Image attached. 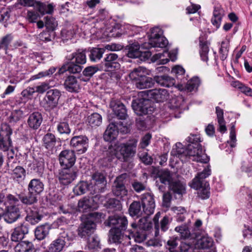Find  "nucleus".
<instances>
[{
  "label": "nucleus",
  "mask_w": 252,
  "mask_h": 252,
  "mask_svg": "<svg viewBox=\"0 0 252 252\" xmlns=\"http://www.w3.org/2000/svg\"><path fill=\"white\" fill-rule=\"evenodd\" d=\"M89 190L91 193H95L93 190V186L85 181H80L73 189L74 193L78 195L84 194Z\"/></svg>",
  "instance_id": "nucleus-23"
},
{
  "label": "nucleus",
  "mask_w": 252,
  "mask_h": 252,
  "mask_svg": "<svg viewBox=\"0 0 252 252\" xmlns=\"http://www.w3.org/2000/svg\"><path fill=\"white\" fill-rule=\"evenodd\" d=\"M91 184L93 186V190L95 193L103 191L106 185L105 176L100 172L94 173L92 176Z\"/></svg>",
  "instance_id": "nucleus-9"
},
{
  "label": "nucleus",
  "mask_w": 252,
  "mask_h": 252,
  "mask_svg": "<svg viewBox=\"0 0 252 252\" xmlns=\"http://www.w3.org/2000/svg\"><path fill=\"white\" fill-rule=\"evenodd\" d=\"M145 69L142 67L134 68L129 74L130 79L135 82L138 81L143 75L145 74Z\"/></svg>",
  "instance_id": "nucleus-44"
},
{
  "label": "nucleus",
  "mask_w": 252,
  "mask_h": 252,
  "mask_svg": "<svg viewBox=\"0 0 252 252\" xmlns=\"http://www.w3.org/2000/svg\"><path fill=\"white\" fill-rule=\"evenodd\" d=\"M117 220V225L113 228H119L120 229L125 230L128 222L126 218L124 216L118 215Z\"/></svg>",
  "instance_id": "nucleus-63"
},
{
  "label": "nucleus",
  "mask_w": 252,
  "mask_h": 252,
  "mask_svg": "<svg viewBox=\"0 0 252 252\" xmlns=\"http://www.w3.org/2000/svg\"><path fill=\"white\" fill-rule=\"evenodd\" d=\"M119 60L118 56L115 53H110L106 55L103 63L104 67L103 69L105 71H109L113 68L119 67Z\"/></svg>",
  "instance_id": "nucleus-18"
},
{
  "label": "nucleus",
  "mask_w": 252,
  "mask_h": 252,
  "mask_svg": "<svg viewBox=\"0 0 252 252\" xmlns=\"http://www.w3.org/2000/svg\"><path fill=\"white\" fill-rule=\"evenodd\" d=\"M200 83V81L198 77H193L188 82L186 87L188 91L191 92L194 89H196Z\"/></svg>",
  "instance_id": "nucleus-56"
},
{
  "label": "nucleus",
  "mask_w": 252,
  "mask_h": 252,
  "mask_svg": "<svg viewBox=\"0 0 252 252\" xmlns=\"http://www.w3.org/2000/svg\"><path fill=\"white\" fill-rule=\"evenodd\" d=\"M148 95L157 102H163L168 98L169 94L164 89H154L149 91Z\"/></svg>",
  "instance_id": "nucleus-20"
},
{
  "label": "nucleus",
  "mask_w": 252,
  "mask_h": 252,
  "mask_svg": "<svg viewBox=\"0 0 252 252\" xmlns=\"http://www.w3.org/2000/svg\"><path fill=\"white\" fill-rule=\"evenodd\" d=\"M141 201L143 212L147 215H150L153 214L155 208V203L153 195L150 193L142 194Z\"/></svg>",
  "instance_id": "nucleus-10"
},
{
  "label": "nucleus",
  "mask_w": 252,
  "mask_h": 252,
  "mask_svg": "<svg viewBox=\"0 0 252 252\" xmlns=\"http://www.w3.org/2000/svg\"><path fill=\"white\" fill-rule=\"evenodd\" d=\"M97 196L91 198L84 197L78 202V210L80 212H88L92 209H96L97 207Z\"/></svg>",
  "instance_id": "nucleus-12"
},
{
  "label": "nucleus",
  "mask_w": 252,
  "mask_h": 252,
  "mask_svg": "<svg viewBox=\"0 0 252 252\" xmlns=\"http://www.w3.org/2000/svg\"><path fill=\"white\" fill-rule=\"evenodd\" d=\"M23 116V112L20 109H15L13 110L10 116V121L11 122H17L19 121Z\"/></svg>",
  "instance_id": "nucleus-64"
},
{
  "label": "nucleus",
  "mask_w": 252,
  "mask_h": 252,
  "mask_svg": "<svg viewBox=\"0 0 252 252\" xmlns=\"http://www.w3.org/2000/svg\"><path fill=\"white\" fill-rule=\"evenodd\" d=\"M158 176L160 181L165 185L168 184L170 186L172 183L170 172L167 170L160 171L159 172Z\"/></svg>",
  "instance_id": "nucleus-51"
},
{
  "label": "nucleus",
  "mask_w": 252,
  "mask_h": 252,
  "mask_svg": "<svg viewBox=\"0 0 252 252\" xmlns=\"http://www.w3.org/2000/svg\"><path fill=\"white\" fill-rule=\"evenodd\" d=\"M175 230L179 232L181 237L183 239L188 238L190 235V231L186 225L177 226L175 227Z\"/></svg>",
  "instance_id": "nucleus-57"
},
{
  "label": "nucleus",
  "mask_w": 252,
  "mask_h": 252,
  "mask_svg": "<svg viewBox=\"0 0 252 252\" xmlns=\"http://www.w3.org/2000/svg\"><path fill=\"white\" fill-rule=\"evenodd\" d=\"M88 122L92 127L99 126L102 123V117L98 113H93L89 117Z\"/></svg>",
  "instance_id": "nucleus-52"
},
{
  "label": "nucleus",
  "mask_w": 252,
  "mask_h": 252,
  "mask_svg": "<svg viewBox=\"0 0 252 252\" xmlns=\"http://www.w3.org/2000/svg\"><path fill=\"white\" fill-rule=\"evenodd\" d=\"M171 154L173 156L179 158L182 161L186 160V149H184L180 143L176 144L171 152Z\"/></svg>",
  "instance_id": "nucleus-33"
},
{
  "label": "nucleus",
  "mask_w": 252,
  "mask_h": 252,
  "mask_svg": "<svg viewBox=\"0 0 252 252\" xmlns=\"http://www.w3.org/2000/svg\"><path fill=\"white\" fill-rule=\"evenodd\" d=\"M65 245L64 240L61 237L54 240L50 244L48 250L45 252H61L63 250Z\"/></svg>",
  "instance_id": "nucleus-27"
},
{
  "label": "nucleus",
  "mask_w": 252,
  "mask_h": 252,
  "mask_svg": "<svg viewBox=\"0 0 252 252\" xmlns=\"http://www.w3.org/2000/svg\"><path fill=\"white\" fill-rule=\"evenodd\" d=\"M229 46V41L225 39L222 41L221 43V46L220 49V58L221 60L224 61L227 57Z\"/></svg>",
  "instance_id": "nucleus-49"
},
{
  "label": "nucleus",
  "mask_w": 252,
  "mask_h": 252,
  "mask_svg": "<svg viewBox=\"0 0 252 252\" xmlns=\"http://www.w3.org/2000/svg\"><path fill=\"white\" fill-rule=\"evenodd\" d=\"M12 131L6 124H2L0 129V148L3 151H7L11 146V141L10 136Z\"/></svg>",
  "instance_id": "nucleus-6"
},
{
  "label": "nucleus",
  "mask_w": 252,
  "mask_h": 252,
  "mask_svg": "<svg viewBox=\"0 0 252 252\" xmlns=\"http://www.w3.org/2000/svg\"><path fill=\"white\" fill-rule=\"evenodd\" d=\"M77 177L76 172L70 168H64L59 174V179L61 184L66 185L71 183Z\"/></svg>",
  "instance_id": "nucleus-13"
},
{
  "label": "nucleus",
  "mask_w": 252,
  "mask_h": 252,
  "mask_svg": "<svg viewBox=\"0 0 252 252\" xmlns=\"http://www.w3.org/2000/svg\"><path fill=\"white\" fill-rule=\"evenodd\" d=\"M61 95V92L57 89H52L48 91L45 97L44 107L47 110H50L55 108L58 104Z\"/></svg>",
  "instance_id": "nucleus-8"
},
{
  "label": "nucleus",
  "mask_w": 252,
  "mask_h": 252,
  "mask_svg": "<svg viewBox=\"0 0 252 252\" xmlns=\"http://www.w3.org/2000/svg\"><path fill=\"white\" fill-rule=\"evenodd\" d=\"M42 140L43 145L47 149H52L56 143V139L55 135L50 133L45 134Z\"/></svg>",
  "instance_id": "nucleus-41"
},
{
  "label": "nucleus",
  "mask_w": 252,
  "mask_h": 252,
  "mask_svg": "<svg viewBox=\"0 0 252 252\" xmlns=\"http://www.w3.org/2000/svg\"><path fill=\"white\" fill-rule=\"evenodd\" d=\"M169 189L174 193L182 195L186 193V186L180 182H173L169 186Z\"/></svg>",
  "instance_id": "nucleus-40"
},
{
  "label": "nucleus",
  "mask_w": 252,
  "mask_h": 252,
  "mask_svg": "<svg viewBox=\"0 0 252 252\" xmlns=\"http://www.w3.org/2000/svg\"><path fill=\"white\" fill-rule=\"evenodd\" d=\"M19 199L11 194H8L4 199L3 206H4L5 208L18 209L20 203Z\"/></svg>",
  "instance_id": "nucleus-30"
},
{
  "label": "nucleus",
  "mask_w": 252,
  "mask_h": 252,
  "mask_svg": "<svg viewBox=\"0 0 252 252\" xmlns=\"http://www.w3.org/2000/svg\"><path fill=\"white\" fill-rule=\"evenodd\" d=\"M189 157L192 160L201 163H207L209 158L203 151L202 146L199 143L189 144L186 148V158Z\"/></svg>",
  "instance_id": "nucleus-2"
},
{
  "label": "nucleus",
  "mask_w": 252,
  "mask_h": 252,
  "mask_svg": "<svg viewBox=\"0 0 252 252\" xmlns=\"http://www.w3.org/2000/svg\"><path fill=\"white\" fill-rule=\"evenodd\" d=\"M127 56L131 58L143 57L148 59L151 56V53L149 51H141L139 45L137 43H134L130 45L128 48Z\"/></svg>",
  "instance_id": "nucleus-17"
},
{
  "label": "nucleus",
  "mask_w": 252,
  "mask_h": 252,
  "mask_svg": "<svg viewBox=\"0 0 252 252\" xmlns=\"http://www.w3.org/2000/svg\"><path fill=\"white\" fill-rule=\"evenodd\" d=\"M49 230L50 227L48 225L38 226L34 231L35 236L39 240H43L48 235Z\"/></svg>",
  "instance_id": "nucleus-36"
},
{
  "label": "nucleus",
  "mask_w": 252,
  "mask_h": 252,
  "mask_svg": "<svg viewBox=\"0 0 252 252\" xmlns=\"http://www.w3.org/2000/svg\"><path fill=\"white\" fill-rule=\"evenodd\" d=\"M126 174L118 177L114 182L112 192L114 195L119 198H123L127 195L128 191L126 188Z\"/></svg>",
  "instance_id": "nucleus-5"
},
{
  "label": "nucleus",
  "mask_w": 252,
  "mask_h": 252,
  "mask_svg": "<svg viewBox=\"0 0 252 252\" xmlns=\"http://www.w3.org/2000/svg\"><path fill=\"white\" fill-rule=\"evenodd\" d=\"M151 101L148 99L139 98L132 101V107L137 115L141 116L151 114L154 109L150 105Z\"/></svg>",
  "instance_id": "nucleus-3"
},
{
  "label": "nucleus",
  "mask_w": 252,
  "mask_h": 252,
  "mask_svg": "<svg viewBox=\"0 0 252 252\" xmlns=\"http://www.w3.org/2000/svg\"><path fill=\"white\" fill-rule=\"evenodd\" d=\"M45 26L49 31H54L58 25L57 22L55 18L52 17L45 18Z\"/></svg>",
  "instance_id": "nucleus-60"
},
{
  "label": "nucleus",
  "mask_w": 252,
  "mask_h": 252,
  "mask_svg": "<svg viewBox=\"0 0 252 252\" xmlns=\"http://www.w3.org/2000/svg\"><path fill=\"white\" fill-rule=\"evenodd\" d=\"M75 160V155L73 151L64 150L60 154V163L64 168L72 167L74 165Z\"/></svg>",
  "instance_id": "nucleus-11"
},
{
  "label": "nucleus",
  "mask_w": 252,
  "mask_h": 252,
  "mask_svg": "<svg viewBox=\"0 0 252 252\" xmlns=\"http://www.w3.org/2000/svg\"><path fill=\"white\" fill-rule=\"evenodd\" d=\"M66 90L69 92H77L80 88L77 79L73 76H68L64 83Z\"/></svg>",
  "instance_id": "nucleus-32"
},
{
  "label": "nucleus",
  "mask_w": 252,
  "mask_h": 252,
  "mask_svg": "<svg viewBox=\"0 0 252 252\" xmlns=\"http://www.w3.org/2000/svg\"><path fill=\"white\" fill-rule=\"evenodd\" d=\"M224 15V11L220 7H216L214 8L213 16L211 19L212 24L217 29L220 28L221 19Z\"/></svg>",
  "instance_id": "nucleus-31"
},
{
  "label": "nucleus",
  "mask_w": 252,
  "mask_h": 252,
  "mask_svg": "<svg viewBox=\"0 0 252 252\" xmlns=\"http://www.w3.org/2000/svg\"><path fill=\"white\" fill-rule=\"evenodd\" d=\"M213 244V240L207 235L201 236L197 238L195 243V247L198 249H208Z\"/></svg>",
  "instance_id": "nucleus-25"
},
{
  "label": "nucleus",
  "mask_w": 252,
  "mask_h": 252,
  "mask_svg": "<svg viewBox=\"0 0 252 252\" xmlns=\"http://www.w3.org/2000/svg\"><path fill=\"white\" fill-rule=\"evenodd\" d=\"M216 113L217 116L219 130L221 133H224L226 131L227 129L223 117V110L219 106H217L216 107Z\"/></svg>",
  "instance_id": "nucleus-35"
},
{
  "label": "nucleus",
  "mask_w": 252,
  "mask_h": 252,
  "mask_svg": "<svg viewBox=\"0 0 252 252\" xmlns=\"http://www.w3.org/2000/svg\"><path fill=\"white\" fill-rule=\"evenodd\" d=\"M43 189L44 185L39 179H32L28 185L29 191L36 196L42 192Z\"/></svg>",
  "instance_id": "nucleus-22"
},
{
  "label": "nucleus",
  "mask_w": 252,
  "mask_h": 252,
  "mask_svg": "<svg viewBox=\"0 0 252 252\" xmlns=\"http://www.w3.org/2000/svg\"><path fill=\"white\" fill-rule=\"evenodd\" d=\"M119 228H112L109 231V239L112 243H119L122 237V231Z\"/></svg>",
  "instance_id": "nucleus-43"
},
{
  "label": "nucleus",
  "mask_w": 252,
  "mask_h": 252,
  "mask_svg": "<svg viewBox=\"0 0 252 252\" xmlns=\"http://www.w3.org/2000/svg\"><path fill=\"white\" fill-rule=\"evenodd\" d=\"M26 175V170L22 166H18L12 171L11 173L12 178L14 180L18 182L24 180Z\"/></svg>",
  "instance_id": "nucleus-38"
},
{
  "label": "nucleus",
  "mask_w": 252,
  "mask_h": 252,
  "mask_svg": "<svg viewBox=\"0 0 252 252\" xmlns=\"http://www.w3.org/2000/svg\"><path fill=\"white\" fill-rule=\"evenodd\" d=\"M88 141V139L85 136H74L70 140V145L79 154H83L87 150Z\"/></svg>",
  "instance_id": "nucleus-7"
},
{
  "label": "nucleus",
  "mask_w": 252,
  "mask_h": 252,
  "mask_svg": "<svg viewBox=\"0 0 252 252\" xmlns=\"http://www.w3.org/2000/svg\"><path fill=\"white\" fill-rule=\"evenodd\" d=\"M75 59V63L78 64H83L86 63L87 59L84 51H78L71 55L70 60Z\"/></svg>",
  "instance_id": "nucleus-50"
},
{
  "label": "nucleus",
  "mask_w": 252,
  "mask_h": 252,
  "mask_svg": "<svg viewBox=\"0 0 252 252\" xmlns=\"http://www.w3.org/2000/svg\"><path fill=\"white\" fill-rule=\"evenodd\" d=\"M6 213L4 216V219L7 223H11L15 221L20 216L19 208H5Z\"/></svg>",
  "instance_id": "nucleus-29"
},
{
  "label": "nucleus",
  "mask_w": 252,
  "mask_h": 252,
  "mask_svg": "<svg viewBox=\"0 0 252 252\" xmlns=\"http://www.w3.org/2000/svg\"><path fill=\"white\" fill-rule=\"evenodd\" d=\"M34 7L41 14H51L54 10V6L52 4H45L36 2Z\"/></svg>",
  "instance_id": "nucleus-39"
},
{
  "label": "nucleus",
  "mask_w": 252,
  "mask_h": 252,
  "mask_svg": "<svg viewBox=\"0 0 252 252\" xmlns=\"http://www.w3.org/2000/svg\"><path fill=\"white\" fill-rule=\"evenodd\" d=\"M143 212L139 202L134 201L130 204L129 208L130 216L140 217L142 215Z\"/></svg>",
  "instance_id": "nucleus-45"
},
{
  "label": "nucleus",
  "mask_w": 252,
  "mask_h": 252,
  "mask_svg": "<svg viewBox=\"0 0 252 252\" xmlns=\"http://www.w3.org/2000/svg\"><path fill=\"white\" fill-rule=\"evenodd\" d=\"M42 122L41 114L39 112H34L30 115L28 124L31 128L36 129L40 126Z\"/></svg>",
  "instance_id": "nucleus-24"
},
{
  "label": "nucleus",
  "mask_w": 252,
  "mask_h": 252,
  "mask_svg": "<svg viewBox=\"0 0 252 252\" xmlns=\"http://www.w3.org/2000/svg\"><path fill=\"white\" fill-rule=\"evenodd\" d=\"M200 55L202 60L207 62L208 60V54L209 52V47L207 43L200 42Z\"/></svg>",
  "instance_id": "nucleus-58"
},
{
  "label": "nucleus",
  "mask_w": 252,
  "mask_h": 252,
  "mask_svg": "<svg viewBox=\"0 0 252 252\" xmlns=\"http://www.w3.org/2000/svg\"><path fill=\"white\" fill-rule=\"evenodd\" d=\"M179 239L177 236H173L169 238L166 243V248L168 249L170 252H174L172 250L174 249L178 245Z\"/></svg>",
  "instance_id": "nucleus-61"
},
{
  "label": "nucleus",
  "mask_w": 252,
  "mask_h": 252,
  "mask_svg": "<svg viewBox=\"0 0 252 252\" xmlns=\"http://www.w3.org/2000/svg\"><path fill=\"white\" fill-rule=\"evenodd\" d=\"M118 133L116 125L113 123H110L108 126L104 134V139L106 141H111L114 140Z\"/></svg>",
  "instance_id": "nucleus-26"
},
{
  "label": "nucleus",
  "mask_w": 252,
  "mask_h": 252,
  "mask_svg": "<svg viewBox=\"0 0 252 252\" xmlns=\"http://www.w3.org/2000/svg\"><path fill=\"white\" fill-rule=\"evenodd\" d=\"M104 51L105 49L104 48H94L92 49L89 55L91 61L96 62L102 58Z\"/></svg>",
  "instance_id": "nucleus-47"
},
{
  "label": "nucleus",
  "mask_w": 252,
  "mask_h": 252,
  "mask_svg": "<svg viewBox=\"0 0 252 252\" xmlns=\"http://www.w3.org/2000/svg\"><path fill=\"white\" fill-rule=\"evenodd\" d=\"M88 247L90 249H94L99 246V239L95 235L89 236L88 240Z\"/></svg>",
  "instance_id": "nucleus-59"
},
{
  "label": "nucleus",
  "mask_w": 252,
  "mask_h": 252,
  "mask_svg": "<svg viewBox=\"0 0 252 252\" xmlns=\"http://www.w3.org/2000/svg\"><path fill=\"white\" fill-rule=\"evenodd\" d=\"M99 70V69L96 65L89 66L84 69L83 71V74L85 77L87 78V80H89Z\"/></svg>",
  "instance_id": "nucleus-53"
},
{
  "label": "nucleus",
  "mask_w": 252,
  "mask_h": 252,
  "mask_svg": "<svg viewBox=\"0 0 252 252\" xmlns=\"http://www.w3.org/2000/svg\"><path fill=\"white\" fill-rule=\"evenodd\" d=\"M110 107L114 114L120 119L125 120L127 117L126 110L125 105L120 101L113 100L110 103Z\"/></svg>",
  "instance_id": "nucleus-14"
},
{
  "label": "nucleus",
  "mask_w": 252,
  "mask_h": 252,
  "mask_svg": "<svg viewBox=\"0 0 252 252\" xmlns=\"http://www.w3.org/2000/svg\"><path fill=\"white\" fill-rule=\"evenodd\" d=\"M211 172V171L209 166H207L206 168H204L203 171L198 173L192 180V182L189 184L190 187L193 189L198 188L201 184L206 182L203 181V179L210 176Z\"/></svg>",
  "instance_id": "nucleus-19"
},
{
  "label": "nucleus",
  "mask_w": 252,
  "mask_h": 252,
  "mask_svg": "<svg viewBox=\"0 0 252 252\" xmlns=\"http://www.w3.org/2000/svg\"><path fill=\"white\" fill-rule=\"evenodd\" d=\"M155 81L161 86L170 87L175 84V79L168 75L157 76L154 77Z\"/></svg>",
  "instance_id": "nucleus-28"
},
{
  "label": "nucleus",
  "mask_w": 252,
  "mask_h": 252,
  "mask_svg": "<svg viewBox=\"0 0 252 252\" xmlns=\"http://www.w3.org/2000/svg\"><path fill=\"white\" fill-rule=\"evenodd\" d=\"M29 232V228L26 225L21 224L14 228L11 234V240L17 242L22 240L25 234Z\"/></svg>",
  "instance_id": "nucleus-21"
},
{
  "label": "nucleus",
  "mask_w": 252,
  "mask_h": 252,
  "mask_svg": "<svg viewBox=\"0 0 252 252\" xmlns=\"http://www.w3.org/2000/svg\"><path fill=\"white\" fill-rule=\"evenodd\" d=\"M162 34L161 31L158 28H155L152 30L149 43L151 47L160 48L166 47L168 44V41Z\"/></svg>",
  "instance_id": "nucleus-4"
},
{
  "label": "nucleus",
  "mask_w": 252,
  "mask_h": 252,
  "mask_svg": "<svg viewBox=\"0 0 252 252\" xmlns=\"http://www.w3.org/2000/svg\"><path fill=\"white\" fill-rule=\"evenodd\" d=\"M34 247L32 243L28 241H21L14 248L15 252H32Z\"/></svg>",
  "instance_id": "nucleus-34"
},
{
  "label": "nucleus",
  "mask_w": 252,
  "mask_h": 252,
  "mask_svg": "<svg viewBox=\"0 0 252 252\" xmlns=\"http://www.w3.org/2000/svg\"><path fill=\"white\" fill-rule=\"evenodd\" d=\"M176 59V54L174 53H168L164 51L162 53H158L154 55L152 58L153 62H158V64H164L167 63L169 60L174 62Z\"/></svg>",
  "instance_id": "nucleus-16"
},
{
  "label": "nucleus",
  "mask_w": 252,
  "mask_h": 252,
  "mask_svg": "<svg viewBox=\"0 0 252 252\" xmlns=\"http://www.w3.org/2000/svg\"><path fill=\"white\" fill-rule=\"evenodd\" d=\"M106 206L109 209H112L114 211L120 210L122 205L120 202L115 198H110L106 202Z\"/></svg>",
  "instance_id": "nucleus-55"
},
{
  "label": "nucleus",
  "mask_w": 252,
  "mask_h": 252,
  "mask_svg": "<svg viewBox=\"0 0 252 252\" xmlns=\"http://www.w3.org/2000/svg\"><path fill=\"white\" fill-rule=\"evenodd\" d=\"M95 227V223L92 220H87L82 223L79 226L77 231L78 235L81 238L90 236V234Z\"/></svg>",
  "instance_id": "nucleus-15"
},
{
  "label": "nucleus",
  "mask_w": 252,
  "mask_h": 252,
  "mask_svg": "<svg viewBox=\"0 0 252 252\" xmlns=\"http://www.w3.org/2000/svg\"><path fill=\"white\" fill-rule=\"evenodd\" d=\"M136 87L139 89H144L153 86L154 81L152 78L145 75L143 76L138 81L135 83Z\"/></svg>",
  "instance_id": "nucleus-37"
},
{
  "label": "nucleus",
  "mask_w": 252,
  "mask_h": 252,
  "mask_svg": "<svg viewBox=\"0 0 252 252\" xmlns=\"http://www.w3.org/2000/svg\"><path fill=\"white\" fill-rule=\"evenodd\" d=\"M184 99L182 96H177L172 98L171 101L172 107L173 108H183L184 104Z\"/></svg>",
  "instance_id": "nucleus-62"
},
{
  "label": "nucleus",
  "mask_w": 252,
  "mask_h": 252,
  "mask_svg": "<svg viewBox=\"0 0 252 252\" xmlns=\"http://www.w3.org/2000/svg\"><path fill=\"white\" fill-rule=\"evenodd\" d=\"M26 219L32 224H35L41 220V216L36 210H31L28 213Z\"/></svg>",
  "instance_id": "nucleus-46"
},
{
  "label": "nucleus",
  "mask_w": 252,
  "mask_h": 252,
  "mask_svg": "<svg viewBox=\"0 0 252 252\" xmlns=\"http://www.w3.org/2000/svg\"><path fill=\"white\" fill-rule=\"evenodd\" d=\"M19 198L23 203L27 205L32 204L37 201V196L33 194L30 193L29 191L27 195L19 194Z\"/></svg>",
  "instance_id": "nucleus-48"
},
{
  "label": "nucleus",
  "mask_w": 252,
  "mask_h": 252,
  "mask_svg": "<svg viewBox=\"0 0 252 252\" xmlns=\"http://www.w3.org/2000/svg\"><path fill=\"white\" fill-rule=\"evenodd\" d=\"M56 71V68L52 67L49 69L48 70L41 71L39 72L38 74L33 75L31 77L30 80H34L36 79H39L43 77L50 76L53 74Z\"/></svg>",
  "instance_id": "nucleus-54"
},
{
  "label": "nucleus",
  "mask_w": 252,
  "mask_h": 252,
  "mask_svg": "<svg viewBox=\"0 0 252 252\" xmlns=\"http://www.w3.org/2000/svg\"><path fill=\"white\" fill-rule=\"evenodd\" d=\"M137 143V140L134 139L125 143H121L116 145L114 149L115 157L121 161H127L135 155Z\"/></svg>",
  "instance_id": "nucleus-1"
},
{
  "label": "nucleus",
  "mask_w": 252,
  "mask_h": 252,
  "mask_svg": "<svg viewBox=\"0 0 252 252\" xmlns=\"http://www.w3.org/2000/svg\"><path fill=\"white\" fill-rule=\"evenodd\" d=\"M194 189L198 190V196L201 199H205L209 198L210 194V187L209 184L208 182L201 184L198 188Z\"/></svg>",
  "instance_id": "nucleus-42"
}]
</instances>
